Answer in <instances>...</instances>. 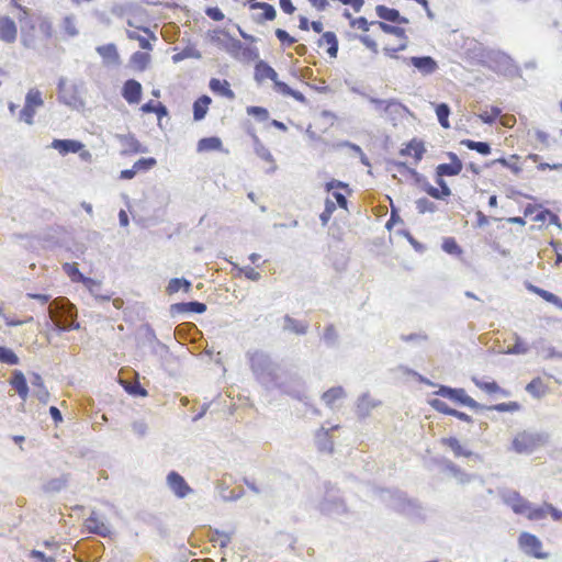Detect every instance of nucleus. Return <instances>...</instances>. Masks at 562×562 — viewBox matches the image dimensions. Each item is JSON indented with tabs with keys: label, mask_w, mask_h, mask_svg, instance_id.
Masks as SVG:
<instances>
[{
	"label": "nucleus",
	"mask_w": 562,
	"mask_h": 562,
	"mask_svg": "<svg viewBox=\"0 0 562 562\" xmlns=\"http://www.w3.org/2000/svg\"><path fill=\"white\" fill-rule=\"evenodd\" d=\"M43 103L42 92L37 89H30L25 95L24 104L37 109L42 106Z\"/></svg>",
	"instance_id": "nucleus-58"
},
{
	"label": "nucleus",
	"mask_w": 562,
	"mask_h": 562,
	"mask_svg": "<svg viewBox=\"0 0 562 562\" xmlns=\"http://www.w3.org/2000/svg\"><path fill=\"white\" fill-rule=\"evenodd\" d=\"M520 408H521V406L518 402H507V403L504 402V403H498V404H494V405H490V406L485 405V408L483 411H495L498 413H505V412L514 413V412H518Z\"/></svg>",
	"instance_id": "nucleus-54"
},
{
	"label": "nucleus",
	"mask_w": 562,
	"mask_h": 562,
	"mask_svg": "<svg viewBox=\"0 0 562 562\" xmlns=\"http://www.w3.org/2000/svg\"><path fill=\"white\" fill-rule=\"evenodd\" d=\"M121 95L128 104H138L143 95V87L136 79H127L121 89Z\"/></svg>",
	"instance_id": "nucleus-13"
},
{
	"label": "nucleus",
	"mask_w": 562,
	"mask_h": 562,
	"mask_svg": "<svg viewBox=\"0 0 562 562\" xmlns=\"http://www.w3.org/2000/svg\"><path fill=\"white\" fill-rule=\"evenodd\" d=\"M471 380L476 387H479L480 390H482L483 392H485L487 394H494L497 391H499V385L494 380L493 381H484L483 379H480L475 375H473L471 378Z\"/></svg>",
	"instance_id": "nucleus-48"
},
{
	"label": "nucleus",
	"mask_w": 562,
	"mask_h": 562,
	"mask_svg": "<svg viewBox=\"0 0 562 562\" xmlns=\"http://www.w3.org/2000/svg\"><path fill=\"white\" fill-rule=\"evenodd\" d=\"M48 315L47 326L58 335L80 329L77 308L67 297L54 300L48 306Z\"/></svg>",
	"instance_id": "nucleus-2"
},
{
	"label": "nucleus",
	"mask_w": 562,
	"mask_h": 562,
	"mask_svg": "<svg viewBox=\"0 0 562 562\" xmlns=\"http://www.w3.org/2000/svg\"><path fill=\"white\" fill-rule=\"evenodd\" d=\"M548 440V435L543 432L522 431L518 434L512 445L517 453H531L538 446Z\"/></svg>",
	"instance_id": "nucleus-6"
},
{
	"label": "nucleus",
	"mask_w": 562,
	"mask_h": 562,
	"mask_svg": "<svg viewBox=\"0 0 562 562\" xmlns=\"http://www.w3.org/2000/svg\"><path fill=\"white\" fill-rule=\"evenodd\" d=\"M166 482L168 487L173 492V494L178 498H184L190 493L193 492V490L190 487V485L187 483L184 477L178 473L177 471H170L167 474Z\"/></svg>",
	"instance_id": "nucleus-9"
},
{
	"label": "nucleus",
	"mask_w": 562,
	"mask_h": 562,
	"mask_svg": "<svg viewBox=\"0 0 562 562\" xmlns=\"http://www.w3.org/2000/svg\"><path fill=\"white\" fill-rule=\"evenodd\" d=\"M192 289V282L183 277L181 278H172L170 279L166 292L171 295L179 291H183L184 293H189Z\"/></svg>",
	"instance_id": "nucleus-33"
},
{
	"label": "nucleus",
	"mask_w": 562,
	"mask_h": 562,
	"mask_svg": "<svg viewBox=\"0 0 562 562\" xmlns=\"http://www.w3.org/2000/svg\"><path fill=\"white\" fill-rule=\"evenodd\" d=\"M0 363L7 366H18L20 363V358L11 348L7 346H0Z\"/></svg>",
	"instance_id": "nucleus-45"
},
{
	"label": "nucleus",
	"mask_w": 562,
	"mask_h": 562,
	"mask_svg": "<svg viewBox=\"0 0 562 562\" xmlns=\"http://www.w3.org/2000/svg\"><path fill=\"white\" fill-rule=\"evenodd\" d=\"M380 403L370 398L369 394L364 393L358 398L357 414L360 418L369 416L372 408L376 407Z\"/></svg>",
	"instance_id": "nucleus-34"
},
{
	"label": "nucleus",
	"mask_w": 562,
	"mask_h": 562,
	"mask_svg": "<svg viewBox=\"0 0 562 562\" xmlns=\"http://www.w3.org/2000/svg\"><path fill=\"white\" fill-rule=\"evenodd\" d=\"M505 503L510 506L513 512L517 515H524L530 507V502L522 497L519 492L510 491L505 497Z\"/></svg>",
	"instance_id": "nucleus-16"
},
{
	"label": "nucleus",
	"mask_w": 562,
	"mask_h": 562,
	"mask_svg": "<svg viewBox=\"0 0 562 562\" xmlns=\"http://www.w3.org/2000/svg\"><path fill=\"white\" fill-rule=\"evenodd\" d=\"M518 547L527 555L536 559H548L549 553L542 551L541 540L533 533L522 531L518 537Z\"/></svg>",
	"instance_id": "nucleus-7"
},
{
	"label": "nucleus",
	"mask_w": 562,
	"mask_h": 562,
	"mask_svg": "<svg viewBox=\"0 0 562 562\" xmlns=\"http://www.w3.org/2000/svg\"><path fill=\"white\" fill-rule=\"evenodd\" d=\"M460 144L470 150H474L483 156H487L492 153V146L488 142H477L470 138H464Z\"/></svg>",
	"instance_id": "nucleus-36"
},
{
	"label": "nucleus",
	"mask_w": 562,
	"mask_h": 562,
	"mask_svg": "<svg viewBox=\"0 0 562 562\" xmlns=\"http://www.w3.org/2000/svg\"><path fill=\"white\" fill-rule=\"evenodd\" d=\"M436 462L443 472L449 473L451 476L456 473H461V468L447 458H440Z\"/></svg>",
	"instance_id": "nucleus-62"
},
{
	"label": "nucleus",
	"mask_w": 562,
	"mask_h": 562,
	"mask_svg": "<svg viewBox=\"0 0 562 562\" xmlns=\"http://www.w3.org/2000/svg\"><path fill=\"white\" fill-rule=\"evenodd\" d=\"M437 395L448 398L451 402L460 405V406H467L476 413L483 411L485 408V405L476 402L471 396H469L464 389L462 387H451L449 385H439L438 391L436 392Z\"/></svg>",
	"instance_id": "nucleus-3"
},
{
	"label": "nucleus",
	"mask_w": 562,
	"mask_h": 562,
	"mask_svg": "<svg viewBox=\"0 0 562 562\" xmlns=\"http://www.w3.org/2000/svg\"><path fill=\"white\" fill-rule=\"evenodd\" d=\"M440 443L449 448L456 458L465 457L471 458L474 461H482V457L467 448H464L460 440L456 437H443L440 439Z\"/></svg>",
	"instance_id": "nucleus-12"
},
{
	"label": "nucleus",
	"mask_w": 562,
	"mask_h": 562,
	"mask_svg": "<svg viewBox=\"0 0 562 562\" xmlns=\"http://www.w3.org/2000/svg\"><path fill=\"white\" fill-rule=\"evenodd\" d=\"M122 386L126 393L134 397H145L148 394L146 389L140 384L138 380L123 381Z\"/></svg>",
	"instance_id": "nucleus-40"
},
{
	"label": "nucleus",
	"mask_w": 562,
	"mask_h": 562,
	"mask_svg": "<svg viewBox=\"0 0 562 562\" xmlns=\"http://www.w3.org/2000/svg\"><path fill=\"white\" fill-rule=\"evenodd\" d=\"M221 33L225 36L223 49H225L233 57L238 58L239 54L244 49V44L239 40L233 37L226 30H222Z\"/></svg>",
	"instance_id": "nucleus-31"
},
{
	"label": "nucleus",
	"mask_w": 562,
	"mask_h": 562,
	"mask_svg": "<svg viewBox=\"0 0 562 562\" xmlns=\"http://www.w3.org/2000/svg\"><path fill=\"white\" fill-rule=\"evenodd\" d=\"M386 493L391 496V506L396 512L403 513L407 516L422 517L423 507L417 499L408 498L404 492L398 490H387Z\"/></svg>",
	"instance_id": "nucleus-5"
},
{
	"label": "nucleus",
	"mask_w": 562,
	"mask_h": 562,
	"mask_svg": "<svg viewBox=\"0 0 562 562\" xmlns=\"http://www.w3.org/2000/svg\"><path fill=\"white\" fill-rule=\"evenodd\" d=\"M157 165V160L154 157H142L134 162V168L137 173H145L153 169Z\"/></svg>",
	"instance_id": "nucleus-56"
},
{
	"label": "nucleus",
	"mask_w": 562,
	"mask_h": 562,
	"mask_svg": "<svg viewBox=\"0 0 562 562\" xmlns=\"http://www.w3.org/2000/svg\"><path fill=\"white\" fill-rule=\"evenodd\" d=\"M335 211H336V203L329 199H326L324 211L319 215V220H321V223L323 226H326L328 224V222Z\"/></svg>",
	"instance_id": "nucleus-64"
},
{
	"label": "nucleus",
	"mask_w": 562,
	"mask_h": 562,
	"mask_svg": "<svg viewBox=\"0 0 562 562\" xmlns=\"http://www.w3.org/2000/svg\"><path fill=\"white\" fill-rule=\"evenodd\" d=\"M10 385L18 395L25 401L29 395V385L25 375L20 370H14L10 378Z\"/></svg>",
	"instance_id": "nucleus-21"
},
{
	"label": "nucleus",
	"mask_w": 562,
	"mask_h": 562,
	"mask_svg": "<svg viewBox=\"0 0 562 562\" xmlns=\"http://www.w3.org/2000/svg\"><path fill=\"white\" fill-rule=\"evenodd\" d=\"M210 90L216 94L229 100L235 99V92L231 89V85L225 79L212 78L209 82Z\"/></svg>",
	"instance_id": "nucleus-22"
},
{
	"label": "nucleus",
	"mask_w": 562,
	"mask_h": 562,
	"mask_svg": "<svg viewBox=\"0 0 562 562\" xmlns=\"http://www.w3.org/2000/svg\"><path fill=\"white\" fill-rule=\"evenodd\" d=\"M61 27H63L64 32L70 37H75L79 34V31L76 27L74 15L65 16L63 20Z\"/></svg>",
	"instance_id": "nucleus-63"
},
{
	"label": "nucleus",
	"mask_w": 562,
	"mask_h": 562,
	"mask_svg": "<svg viewBox=\"0 0 562 562\" xmlns=\"http://www.w3.org/2000/svg\"><path fill=\"white\" fill-rule=\"evenodd\" d=\"M63 270L74 282H86L91 279L86 278L78 268L77 262H66L63 265Z\"/></svg>",
	"instance_id": "nucleus-41"
},
{
	"label": "nucleus",
	"mask_w": 562,
	"mask_h": 562,
	"mask_svg": "<svg viewBox=\"0 0 562 562\" xmlns=\"http://www.w3.org/2000/svg\"><path fill=\"white\" fill-rule=\"evenodd\" d=\"M140 331L144 333V337H143L144 344H147L151 348L154 353L158 352V350H157L158 348L166 352L168 351L167 345H165L157 338L156 333L150 324H148V323L143 324L140 326Z\"/></svg>",
	"instance_id": "nucleus-17"
},
{
	"label": "nucleus",
	"mask_w": 562,
	"mask_h": 562,
	"mask_svg": "<svg viewBox=\"0 0 562 562\" xmlns=\"http://www.w3.org/2000/svg\"><path fill=\"white\" fill-rule=\"evenodd\" d=\"M325 496L318 505L322 514L327 516H341L348 513V507L345 501L333 493L334 486L330 482L325 483Z\"/></svg>",
	"instance_id": "nucleus-4"
},
{
	"label": "nucleus",
	"mask_w": 562,
	"mask_h": 562,
	"mask_svg": "<svg viewBox=\"0 0 562 562\" xmlns=\"http://www.w3.org/2000/svg\"><path fill=\"white\" fill-rule=\"evenodd\" d=\"M415 203L419 214L435 213L437 211V205L427 198H420Z\"/></svg>",
	"instance_id": "nucleus-61"
},
{
	"label": "nucleus",
	"mask_w": 562,
	"mask_h": 562,
	"mask_svg": "<svg viewBox=\"0 0 562 562\" xmlns=\"http://www.w3.org/2000/svg\"><path fill=\"white\" fill-rule=\"evenodd\" d=\"M525 288L533 293L540 296L546 302L554 305L558 310L562 311V299L555 295L554 293L547 291L538 285L532 284L531 282H525Z\"/></svg>",
	"instance_id": "nucleus-18"
},
{
	"label": "nucleus",
	"mask_w": 562,
	"mask_h": 562,
	"mask_svg": "<svg viewBox=\"0 0 562 562\" xmlns=\"http://www.w3.org/2000/svg\"><path fill=\"white\" fill-rule=\"evenodd\" d=\"M436 115H437L439 124L443 128L450 127V123H449L450 106L447 103L441 102L436 105Z\"/></svg>",
	"instance_id": "nucleus-52"
},
{
	"label": "nucleus",
	"mask_w": 562,
	"mask_h": 562,
	"mask_svg": "<svg viewBox=\"0 0 562 562\" xmlns=\"http://www.w3.org/2000/svg\"><path fill=\"white\" fill-rule=\"evenodd\" d=\"M496 164H499L503 167L508 168L515 175H519L521 172V167L518 166L517 164L510 162V159H508L506 157H499V158L494 159V160H492L490 162H486L485 167L488 168V167L494 166Z\"/></svg>",
	"instance_id": "nucleus-59"
},
{
	"label": "nucleus",
	"mask_w": 562,
	"mask_h": 562,
	"mask_svg": "<svg viewBox=\"0 0 562 562\" xmlns=\"http://www.w3.org/2000/svg\"><path fill=\"white\" fill-rule=\"evenodd\" d=\"M223 146L222 139L217 136H209L199 139L196 145V150L199 153L202 151H212V150H221Z\"/></svg>",
	"instance_id": "nucleus-35"
},
{
	"label": "nucleus",
	"mask_w": 562,
	"mask_h": 562,
	"mask_svg": "<svg viewBox=\"0 0 562 562\" xmlns=\"http://www.w3.org/2000/svg\"><path fill=\"white\" fill-rule=\"evenodd\" d=\"M86 526L91 533L100 537H108L111 533L110 527L97 517L94 512L91 513L89 518L86 520Z\"/></svg>",
	"instance_id": "nucleus-26"
},
{
	"label": "nucleus",
	"mask_w": 562,
	"mask_h": 562,
	"mask_svg": "<svg viewBox=\"0 0 562 562\" xmlns=\"http://www.w3.org/2000/svg\"><path fill=\"white\" fill-rule=\"evenodd\" d=\"M66 485H67V477L66 476H60V477H55V479L49 480L45 484L44 490L46 492H50V493H58L63 488H65Z\"/></svg>",
	"instance_id": "nucleus-60"
},
{
	"label": "nucleus",
	"mask_w": 562,
	"mask_h": 562,
	"mask_svg": "<svg viewBox=\"0 0 562 562\" xmlns=\"http://www.w3.org/2000/svg\"><path fill=\"white\" fill-rule=\"evenodd\" d=\"M278 78V72L265 60H258L255 65V79L258 82L270 79L272 82Z\"/></svg>",
	"instance_id": "nucleus-27"
},
{
	"label": "nucleus",
	"mask_w": 562,
	"mask_h": 562,
	"mask_svg": "<svg viewBox=\"0 0 562 562\" xmlns=\"http://www.w3.org/2000/svg\"><path fill=\"white\" fill-rule=\"evenodd\" d=\"M260 10L262 13L254 18V21L258 24H263L267 21H273L277 16L276 8L268 2H265Z\"/></svg>",
	"instance_id": "nucleus-43"
},
{
	"label": "nucleus",
	"mask_w": 562,
	"mask_h": 562,
	"mask_svg": "<svg viewBox=\"0 0 562 562\" xmlns=\"http://www.w3.org/2000/svg\"><path fill=\"white\" fill-rule=\"evenodd\" d=\"M282 330L293 333L299 336H304L308 331V323L297 321L286 314L283 317Z\"/></svg>",
	"instance_id": "nucleus-24"
},
{
	"label": "nucleus",
	"mask_w": 562,
	"mask_h": 562,
	"mask_svg": "<svg viewBox=\"0 0 562 562\" xmlns=\"http://www.w3.org/2000/svg\"><path fill=\"white\" fill-rule=\"evenodd\" d=\"M95 50L103 58L104 64H120V55L115 44L109 43L105 45H100L95 48Z\"/></svg>",
	"instance_id": "nucleus-28"
},
{
	"label": "nucleus",
	"mask_w": 562,
	"mask_h": 562,
	"mask_svg": "<svg viewBox=\"0 0 562 562\" xmlns=\"http://www.w3.org/2000/svg\"><path fill=\"white\" fill-rule=\"evenodd\" d=\"M255 153L261 159L268 162H274L273 156L270 150L260 142L256 134H252Z\"/></svg>",
	"instance_id": "nucleus-51"
},
{
	"label": "nucleus",
	"mask_w": 562,
	"mask_h": 562,
	"mask_svg": "<svg viewBox=\"0 0 562 562\" xmlns=\"http://www.w3.org/2000/svg\"><path fill=\"white\" fill-rule=\"evenodd\" d=\"M202 57V54L200 50H198L194 46L192 45H188L186 46L184 48H182L181 52L175 54L172 56V61L173 63H179L183 59H187V58H195V59H200Z\"/></svg>",
	"instance_id": "nucleus-46"
},
{
	"label": "nucleus",
	"mask_w": 562,
	"mask_h": 562,
	"mask_svg": "<svg viewBox=\"0 0 562 562\" xmlns=\"http://www.w3.org/2000/svg\"><path fill=\"white\" fill-rule=\"evenodd\" d=\"M150 61V55L144 52H135L132 54L130 63L139 71H144Z\"/></svg>",
	"instance_id": "nucleus-42"
},
{
	"label": "nucleus",
	"mask_w": 562,
	"mask_h": 562,
	"mask_svg": "<svg viewBox=\"0 0 562 562\" xmlns=\"http://www.w3.org/2000/svg\"><path fill=\"white\" fill-rule=\"evenodd\" d=\"M463 169V165L458 164H451V162H443L439 164L436 169L435 173L436 176H443V177H454L460 175V172Z\"/></svg>",
	"instance_id": "nucleus-39"
},
{
	"label": "nucleus",
	"mask_w": 562,
	"mask_h": 562,
	"mask_svg": "<svg viewBox=\"0 0 562 562\" xmlns=\"http://www.w3.org/2000/svg\"><path fill=\"white\" fill-rule=\"evenodd\" d=\"M435 182L439 188H436L431 184L430 190V196L436 200H446L448 196L451 195V189L449 188L448 183L445 180L443 176H436L435 175Z\"/></svg>",
	"instance_id": "nucleus-30"
},
{
	"label": "nucleus",
	"mask_w": 562,
	"mask_h": 562,
	"mask_svg": "<svg viewBox=\"0 0 562 562\" xmlns=\"http://www.w3.org/2000/svg\"><path fill=\"white\" fill-rule=\"evenodd\" d=\"M425 145L423 140L413 138L409 140L404 148L400 150L401 156H413L415 161L418 162L423 159L425 154Z\"/></svg>",
	"instance_id": "nucleus-23"
},
{
	"label": "nucleus",
	"mask_w": 562,
	"mask_h": 562,
	"mask_svg": "<svg viewBox=\"0 0 562 562\" xmlns=\"http://www.w3.org/2000/svg\"><path fill=\"white\" fill-rule=\"evenodd\" d=\"M125 139L128 147L122 151L123 155L148 151L147 147L143 146L134 135H128Z\"/></svg>",
	"instance_id": "nucleus-53"
},
{
	"label": "nucleus",
	"mask_w": 562,
	"mask_h": 562,
	"mask_svg": "<svg viewBox=\"0 0 562 562\" xmlns=\"http://www.w3.org/2000/svg\"><path fill=\"white\" fill-rule=\"evenodd\" d=\"M246 112L258 122H266L269 119V111L259 105L247 106Z\"/></svg>",
	"instance_id": "nucleus-57"
},
{
	"label": "nucleus",
	"mask_w": 562,
	"mask_h": 562,
	"mask_svg": "<svg viewBox=\"0 0 562 562\" xmlns=\"http://www.w3.org/2000/svg\"><path fill=\"white\" fill-rule=\"evenodd\" d=\"M530 347L528 344L518 335L514 334V344L508 345L505 350L506 355H526Z\"/></svg>",
	"instance_id": "nucleus-38"
},
{
	"label": "nucleus",
	"mask_w": 562,
	"mask_h": 562,
	"mask_svg": "<svg viewBox=\"0 0 562 562\" xmlns=\"http://www.w3.org/2000/svg\"><path fill=\"white\" fill-rule=\"evenodd\" d=\"M525 390L532 395L535 398H541L544 393V385L541 378L532 379L525 387Z\"/></svg>",
	"instance_id": "nucleus-50"
},
{
	"label": "nucleus",
	"mask_w": 562,
	"mask_h": 562,
	"mask_svg": "<svg viewBox=\"0 0 562 562\" xmlns=\"http://www.w3.org/2000/svg\"><path fill=\"white\" fill-rule=\"evenodd\" d=\"M207 306L205 303L199 301L178 302L173 303L169 307L171 317L184 314H203L206 312Z\"/></svg>",
	"instance_id": "nucleus-10"
},
{
	"label": "nucleus",
	"mask_w": 562,
	"mask_h": 562,
	"mask_svg": "<svg viewBox=\"0 0 562 562\" xmlns=\"http://www.w3.org/2000/svg\"><path fill=\"white\" fill-rule=\"evenodd\" d=\"M246 356L250 370L261 386L266 390L277 389L294 400L306 403L307 396L302 385L288 382L281 366L268 352L255 350L248 351Z\"/></svg>",
	"instance_id": "nucleus-1"
},
{
	"label": "nucleus",
	"mask_w": 562,
	"mask_h": 562,
	"mask_svg": "<svg viewBox=\"0 0 562 562\" xmlns=\"http://www.w3.org/2000/svg\"><path fill=\"white\" fill-rule=\"evenodd\" d=\"M52 148L56 149L60 155L79 153L83 144L76 139H54Z\"/></svg>",
	"instance_id": "nucleus-20"
},
{
	"label": "nucleus",
	"mask_w": 562,
	"mask_h": 562,
	"mask_svg": "<svg viewBox=\"0 0 562 562\" xmlns=\"http://www.w3.org/2000/svg\"><path fill=\"white\" fill-rule=\"evenodd\" d=\"M211 102H212V99L206 94L199 97L193 102L192 112H193V120L195 122L202 121L206 116L207 111H209V105L211 104Z\"/></svg>",
	"instance_id": "nucleus-29"
},
{
	"label": "nucleus",
	"mask_w": 562,
	"mask_h": 562,
	"mask_svg": "<svg viewBox=\"0 0 562 562\" xmlns=\"http://www.w3.org/2000/svg\"><path fill=\"white\" fill-rule=\"evenodd\" d=\"M344 396V389L341 386H334L327 390L325 393H323L322 400L325 402L327 406L331 407L337 400L342 398Z\"/></svg>",
	"instance_id": "nucleus-47"
},
{
	"label": "nucleus",
	"mask_w": 562,
	"mask_h": 562,
	"mask_svg": "<svg viewBox=\"0 0 562 562\" xmlns=\"http://www.w3.org/2000/svg\"><path fill=\"white\" fill-rule=\"evenodd\" d=\"M18 27L10 16H0V41L11 44L16 41Z\"/></svg>",
	"instance_id": "nucleus-15"
},
{
	"label": "nucleus",
	"mask_w": 562,
	"mask_h": 562,
	"mask_svg": "<svg viewBox=\"0 0 562 562\" xmlns=\"http://www.w3.org/2000/svg\"><path fill=\"white\" fill-rule=\"evenodd\" d=\"M546 503L544 502L542 505L540 506H535L531 502H530V507L527 509V513L524 514L529 520H541V519H544L548 515V509L546 507Z\"/></svg>",
	"instance_id": "nucleus-49"
},
{
	"label": "nucleus",
	"mask_w": 562,
	"mask_h": 562,
	"mask_svg": "<svg viewBox=\"0 0 562 562\" xmlns=\"http://www.w3.org/2000/svg\"><path fill=\"white\" fill-rule=\"evenodd\" d=\"M375 13L381 22H391L396 24H407L409 20L402 15L397 9L389 8L384 4H378L375 7Z\"/></svg>",
	"instance_id": "nucleus-14"
},
{
	"label": "nucleus",
	"mask_w": 562,
	"mask_h": 562,
	"mask_svg": "<svg viewBox=\"0 0 562 562\" xmlns=\"http://www.w3.org/2000/svg\"><path fill=\"white\" fill-rule=\"evenodd\" d=\"M318 46L326 45L327 46V54L331 58H336L339 49V42L338 37L335 32L333 31H326L322 34V36L317 41Z\"/></svg>",
	"instance_id": "nucleus-25"
},
{
	"label": "nucleus",
	"mask_w": 562,
	"mask_h": 562,
	"mask_svg": "<svg viewBox=\"0 0 562 562\" xmlns=\"http://www.w3.org/2000/svg\"><path fill=\"white\" fill-rule=\"evenodd\" d=\"M315 443L321 452L331 453L334 443L329 436V430L321 427L315 435Z\"/></svg>",
	"instance_id": "nucleus-32"
},
{
	"label": "nucleus",
	"mask_w": 562,
	"mask_h": 562,
	"mask_svg": "<svg viewBox=\"0 0 562 562\" xmlns=\"http://www.w3.org/2000/svg\"><path fill=\"white\" fill-rule=\"evenodd\" d=\"M441 249L453 256H459L462 254V248L459 246L454 237H445L442 239Z\"/></svg>",
	"instance_id": "nucleus-55"
},
{
	"label": "nucleus",
	"mask_w": 562,
	"mask_h": 562,
	"mask_svg": "<svg viewBox=\"0 0 562 562\" xmlns=\"http://www.w3.org/2000/svg\"><path fill=\"white\" fill-rule=\"evenodd\" d=\"M403 61L415 67L424 76L431 75L438 69V63L431 56L403 57Z\"/></svg>",
	"instance_id": "nucleus-11"
},
{
	"label": "nucleus",
	"mask_w": 562,
	"mask_h": 562,
	"mask_svg": "<svg viewBox=\"0 0 562 562\" xmlns=\"http://www.w3.org/2000/svg\"><path fill=\"white\" fill-rule=\"evenodd\" d=\"M353 91H356L360 95L367 98L370 103L375 105L376 110L382 111L384 113L391 112L393 108H404L405 109V106L396 99L383 100V99H379V98H375L372 95H368L367 93L361 92L356 89Z\"/></svg>",
	"instance_id": "nucleus-19"
},
{
	"label": "nucleus",
	"mask_w": 562,
	"mask_h": 562,
	"mask_svg": "<svg viewBox=\"0 0 562 562\" xmlns=\"http://www.w3.org/2000/svg\"><path fill=\"white\" fill-rule=\"evenodd\" d=\"M373 24H376L379 29L385 34H391L398 38L407 40L405 29L401 26L392 25L386 22H373Z\"/></svg>",
	"instance_id": "nucleus-44"
},
{
	"label": "nucleus",
	"mask_w": 562,
	"mask_h": 562,
	"mask_svg": "<svg viewBox=\"0 0 562 562\" xmlns=\"http://www.w3.org/2000/svg\"><path fill=\"white\" fill-rule=\"evenodd\" d=\"M322 339L327 348H337L339 346V334L334 324H328L324 328Z\"/></svg>",
	"instance_id": "nucleus-37"
},
{
	"label": "nucleus",
	"mask_w": 562,
	"mask_h": 562,
	"mask_svg": "<svg viewBox=\"0 0 562 562\" xmlns=\"http://www.w3.org/2000/svg\"><path fill=\"white\" fill-rule=\"evenodd\" d=\"M86 87L83 81L72 83L68 91L58 95V101L66 104L67 106L80 111L86 106L83 94Z\"/></svg>",
	"instance_id": "nucleus-8"
}]
</instances>
